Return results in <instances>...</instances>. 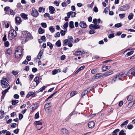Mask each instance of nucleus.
I'll use <instances>...</instances> for the list:
<instances>
[{"label":"nucleus","mask_w":135,"mask_h":135,"mask_svg":"<svg viewBox=\"0 0 135 135\" xmlns=\"http://www.w3.org/2000/svg\"><path fill=\"white\" fill-rule=\"evenodd\" d=\"M17 33L16 31L14 29L10 30L8 33V37L10 40H12L16 36Z\"/></svg>","instance_id":"f257e3e1"},{"label":"nucleus","mask_w":135,"mask_h":135,"mask_svg":"<svg viewBox=\"0 0 135 135\" xmlns=\"http://www.w3.org/2000/svg\"><path fill=\"white\" fill-rule=\"evenodd\" d=\"M23 50L21 49V48L20 47H18L16 50L15 53V57L17 58H20L22 54Z\"/></svg>","instance_id":"f03ea898"},{"label":"nucleus","mask_w":135,"mask_h":135,"mask_svg":"<svg viewBox=\"0 0 135 135\" xmlns=\"http://www.w3.org/2000/svg\"><path fill=\"white\" fill-rule=\"evenodd\" d=\"M39 15V13L37 10L34 7L32 8L31 13V15L33 17L36 18Z\"/></svg>","instance_id":"7ed1b4c3"},{"label":"nucleus","mask_w":135,"mask_h":135,"mask_svg":"<svg viewBox=\"0 0 135 135\" xmlns=\"http://www.w3.org/2000/svg\"><path fill=\"white\" fill-rule=\"evenodd\" d=\"M130 7L127 5H125L120 7L118 9L119 11H125L129 9Z\"/></svg>","instance_id":"20e7f679"},{"label":"nucleus","mask_w":135,"mask_h":135,"mask_svg":"<svg viewBox=\"0 0 135 135\" xmlns=\"http://www.w3.org/2000/svg\"><path fill=\"white\" fill-rule=\"evenodd\" d=\"M1 83L2 88H8V86H9L7 82L4 81H1Z\"/></svg>","instance_id":"39448f33"},{"label":"nucleus","mask_w":135,"mask_h":135,"mask_svg":"<svg viewBox=\"0 0 135 135\" xmlns=\"http://www.w3.org/2000/svg\"><path fill=\"white\" fill-rule=\"evenodd\" d=\"M89 28L91 29L93 28L94 29H97L100 28V26L97 24H90L89 25Z\"/></svg>","instance_id":"423d86ee"},{"label":"nucleus","mask_w":135,"mask_h":135,"mask_svg":"<svg viewBox=\"0 0 135 135\" xmlns=\"http://www.w3.org/2000/svg\"><path fill=\"white\" fill-rule=\"evenodd\" d=\"M91 90V89L90 88H88L84 90L81 94V96L83 97L85 94L89 92Z\"/></svg>","instance_id":"0eeeda50"},{"label":"nucleus","mask_w":135,"mask_h":135,"mask_svg":"<svg viewBox=\"0 0 135 135\" xmlns=\"http://www.w3.org/2000/svg\"><path fill=\"white\" fill-rule=\"evenodd\" d=\"M115 76H116L117 79H121L122 77L125 76V74L124 73H120L117 74Z\"/></svg>","instance_id":"6e6552de"},{"label":"nucleus","mask_w":135,"mask_h":135,"mask_svg":"<svg viewBox=\"0 0 135 135\" xmlns=\"http://www.w3.org/2000/svg\"><path fill=\"white\" fill-rule=\"evenodd\" d=\"M25 35L26 36V38L27 40L32 39L33 38V37L32 36L31 34L28 32H27Z\"/></svg>","instance_id":"1a4fd4ad"},{"label":"nucleus","mask_w":135,"mask_h":135,"mask_svg":"<svg viewBox=\"0 0 135 135\" xmlns=\"http://www.w3.org/2000/svg\"><path fill=\"white\" fill-rule=\"evenodd\" d=\"M85 52L84 51H81L78 50L75 52L74 55L76 56H78L83 54Z\"/></svg>","instance_id":"9d476101"},{"label":"nucleus","mask_w":135,"mask_h":135,"mask_svg":"<svg viewBox=\"0 0 135 135\" xmlns=\"http://www.w3.org/2000/svg\"><path fill=\"white\" fill-rule=\"evenodd\" d=\"M104 76V74L99 73L96 74L94 76V79H97L102 77Z\"/></svg>","instance_id":"9b49d317"},{"label":"nucleus","mask_w":135,"mask_h":135,"mask_svg":"<svg viewBox=\"0 0 135 135\" xmlns=\"http://www.w3.org/2000/svg\"><path fill=\"white\" fill-rule=\"evenodd\" d=\"M51 103H48L46 104L44 106V109L46 111H47L49 110L51 106L50 105V104Z\"/></svg>","instance_id":"f8f14e48"},{"label":"nucleus","mask_w":135,"mask_h":135,"mask_svg":"<svg viewBox=\"0 0 135 135\" xmlns=\"http://www.w3.org/2000/svg\"><path fill=\"white\" fill-rule=\"evenodd\" d=\"M128 73L129 74L133 75L134 76H135V69L134 68H133L131 69L128 71Z\"/></svg>","instance_id":"ddd939ff"},{"label":"nucleus","mask_w":135,"mask_h":135,"mask_svg":"<svg viewBox=\"0 0 135 135\" xmlns=\"http://www.w3.org/2000/svg\"><path fill=\"white\" fill-rule=\"evenodd\" d=\"M15 20L16 23L18 25H19L22 21L21 18L18 17L15 18Z\"/></svg>","instance_id":"4468645a"},{"label":"nucleus","mask_w":135,"mask_h":135,"mask_svg":"<svg viewBox=\"0 0 135 135\" xmlns=\"http://www.w3.org/2000/svg\"><path fill=\"white\" fill-rule=\"evenodd\" d=\"M62 134L65 135H68L69 133L68 130L65 128L62 129Z\"/></svg>","instance_id":"2eb2a0df"},{"label":"nucleus","mask_w":135,"mask_h":135,"mask_svg":"<svg viewBox=\"0 0 135 135\" xmlns=\"http://www.w3.org/2000/svg\"><path fill=\"white\" fill-rule=\"evenodd\" d=\"M79 26L83 28H86L87 27L86 23L83 21L80 22Z\"/></svg>","instance_id":"dca6fc26"},{"label":"nucleus","mask_w":135,"mask_h":135,"mask_svg":"<svg viewBox=\"0 0 135 135\" xmlns=\"http://www.w3.org/2000/svg\"><path fill=\"white\" fill-rule=\"evenodd\" d=\"M49 12L50 14H53L54 13V11H55V9L53 6H49Z\"/></svg>","instance_id":"f3484780"},{"label":"nucleus","mask_w":135,"mask_h":135,"mask_svg":"<svg viewBox=\"0 0 135 135\" xmlns=\"http://www.w3.org/2000/svg\"><path fill=\"white\" fill-rule=\"evenodd\" d=\"M95 125V123L93 121H91L88 123V127L91 128H93Z\"/></svg>","instance_id":"a211bd4d"},{"label":"nucleus","mask_w":135,"mask_h":135,"mask_svg":"<svg viewBox=\"0 0 135 135\" xmlns=\"http://www.w3.org/2000/svg\"><path fill=\"white\" fill-rule=\"evenodd\" d=\"M113 73V71L112 70H109L106 71L104 74V76H108L110 75Z\"/></svg>","instance_id":"6ab92c4d"},{"label":"nucleus","mask_w":135,"mask_h":135,"mask_svg":"<svg viewBox=\"0 0 135 135\" xmlns=\"http://www.w3.org/2000/svg\"><path fill=\"white\" fill-rule=\"evenodd\" d=\"M34 81L36 83V86H34V87H35L37 86L39 83V77L38 76L36 77L34 79Z\"/></svg>","instance_id":"aec40b11"},{"label":"nucleus","mask_w":135,"mask_h":135,"mask_svg":"<svg viewBox=\"0 0 135 135\" xmlns=\"http://www.w3.org/2000/svg\"><path fill=\"white\" fill-rule=\"evenodd\" d=\"M61 71V70L60 69H55L53 70L52 71V74L54 75L56 74L58 72H60Z\"/></svg>","instance_id":"412c9836"},{"label":"nucleus","mask_w":135,"mask_h":135,"mask_svg":"<svg viewBox=\"0 0 135 135\" xmlns=\"http://www.w3.org/2000/svg\"><path fill=\"white\" fill-rule=\"evenodd\" d=\"M20 16L22 18L25 19H27V15L24 13H21L20 14Z\"/></svg>","instance_id":"4be33fe9"},{"label":"nucleus","mask_w":135,"mask_h":135,"mask_svg":"<svg viewBox=\"0 0 135 135\" xmlns=\"http://www.w3.org/2000/svg\"><path fill=\"white\" fill-rule=\"evenodd\" d=\"M43 52V50H42L40 51L37 56V58L38 59H41V56L42 55V53Z\"/></svg>","instance_id":"5701e85b"},{"label":"nucleus","mask_w":135,"mask_h":135,"mask_svg":"<svg viewBox=\"0 0 135 135\" xmlns=\"http://www.w3.org/2000/svg\"><path fill=\"white\" fill-rule=\"evenodd\" d=\"M119 129H115L112 133V135H117V133L119 132Z\"/></svg>","instance_id":"b1692460"},{"label":"nucleus","mask_w":135,"mask_h":135,"mask_svg":"<svg viewBox=\"0 0 135 135\" xmlns=\"http://www.w3.org/2000/svg\"><path fill=\"white\" fill-rule=\"evenodd\" d=\"M45 31L41 28H39L38 30V32L40 34H42Z\"/></svg>","instance_id":"393cba45"},{"label":"nucleus","mask_w":135,"mask_h":135,"mask_svg":"<svg viewBox=\"0 0 135 135\" xmlns=\"http://www.w3.org/2000/svg\"><path fill=\"white\" fill-rule=\"evenodd\" d=\"M69 27L71 28H74V22L73 21H71L69 23Z\"/></svg>","instance_id":"a878e982"},{"label":"nucleus","mask_w":135,"mask_h":135,"mask_svg":"<svg viewBox=\"0 0 135 135\" xmlns=\"http://www.w3.org/2000/svg\"><path fill=\"white\" fill-rule=\"evenodd\" d=\"M133 14L131 13H129L128 16V18L129 20H131L133 18Z\"/></svg>","instance_id":"bb28decb"},{"label":"nucleus","mask_w":135,"mask_h":135,"mask_svg":"<svg viewBox=\"0 0 135 135\" xmlns=\"http://www.w3.org/2000/svg\"><path fill=\"white\" fill-rule=\"evenodd\" d=\"M10 88V86H9L7 89H5L2 92V94L5 95L6 94L8 91V90Z\"/></svg>","instance_id":"cd10ccee"},{"label":"nucleus","mask_w":135,"mask_h":135,"mask_svg":"<svg viewBox=\"0 0 135 135\" xmlns=\"http://www.w3.org/2000/svg\"><path fill=\"white\" fill-rule=\"evenodd\" d=\"M11 102L12 104L13 105H16V104L18 103V100H12Z\"/></svg>","instance_id":"c85d7f7f"},{"label":"nucleus","mask_w":135,"mask_h":135,"mask_svg":"<svg viewBox=\"0 0 135 135\" xmlns=\"http://www.w3.org/2000/svg\"><path fill=\"white\" fill-rule=\"evenodd\" d=\"M37 105L36 104H34L31 105V107H32V110H34L37 108Z\"/></svg>","instance_id":"c756f323"},{"label":"nucleus","mask_w":135,"mask_h":135,"mask_svg":"<svg viewBox=\"0 0 135 135\" xmlns=\"http://www.w3.org/2000/svg\"><path fill=\"white\" fill-rule=\"evenodd\" d=\"M68 40L69 41V42L70 43H72L73 42V38L71 36H69L68 37Z\"/></svg>","instance_id":"7c9ffc66"},{"label":"nucleus","mask_w":135,"mask_h":135,"mask_svg":"<svg viewBox=\"0 0 135 135\" xmlns=\"http://www.w3.org/2000/svg\"><path fill=\"white\" fill-rule=\"evenodd\" d=\"M129 121L128 120H126L123 122L122 124L120 125V126L122 127H123L124 125L127 124L128 123Z\"/></svg>","instance_id":"2f4dec72"},{"label":"nucleus","mask_w":135,"mask_h":135,"mask_svg":"<svg viewBox=\"0 0 135 135\" xmlns=\"http://www.w3.org/2000/svg\"><path fill=\"white\" fill-rule=\"evenodd\" d=\"M45 11V9L44 8H43L42 7H40L39 8L38 10V12L40 13L42 12H44Z\"/></svg>","instance_id":"473e14b6"},{"label":"nucleus","mask_w":135,"mask_h":135,"mask_svg":"<svg viewBox=\"0 0 135 135\" xmlns=\"http://www.w3.org/2000/svg\"><path fill=\"white\" fill-rule=\"evenodd\" d=\"M55 44L58 47H60L61 46V42L60 40L57 41L56 43Z\"/></svg>","instance_id":"72a5a7b5"},{"label":"nucleus","mask_w":135,"mask_h":135,"mask_svg":"<svg viewBox=\"0 0 135 135\" xmlns=\"http://www.w3.org/2000/svg\"><path fill=\"white\" fill-rule=\"evenodd\" d=\"M134 51H131L130 52H128L125 55L126 57H128L133 54Z\"/></svg>","instance_id":"f704fd0d"},{"label":"nucleus","mask_w":135,"mask_h":135,"mask_svg":"<svg viewBox=\"0 0 135 135\" xmlns=\"http://www.w3.org/2000/svg\"><path fill=\"white\" fill-rule=\"evenodd\" d=\"M47 87L46 86H43L42 87L40 88L38 90V92H42Z\"/></svg>","instance_id":"c9c22d12"},{"label":"nucleus","mask_w":135,"mask_h":135,"mask_svg":"<svg viewBox=\"0 0 135 135\" xmlns=\"http://www.w3.org/2000/svg\"><path fill=\"white\" fill-rule=\"evenodd\" d=\"M34 124L36 126L37 125H42V123L40 121H36L34 122Z\"/></svg>","instance_id":"e433bc0d"},{"label":"nucleus","mask_w":135,"mask_h":135,"mask_svg":"<svg viewBox=\"0 0 135 135\" xmlns=\"http://www.w3.org/2000/svg\"><path fill=\"white\" fill-rule=\"evenodd\" d=\"M49 30L52 33L54 32L55 30V28L52 26L49 27Z\"/></svg>","instance_id":"4c0bfd02"},{"label":"nucleus","mask_w":135,"mask_h":135,"mask_svg":"<svg viewBox=\"0 0 135 135\" xmlns=\"http://www.w3.org/2000/svg\"><path fill=\"white\" fill-rule=\"evenodd\" d=\"M108 67H110L109 66H104L102 67V70L104 71H106L108 69Z\"/></svg>","instance_id":"58836bf2"},{"label":"nucleus","mask_w":135,"mask_h":135,"mask_svg":"<svg viewBox=\"0 0 135 135\" xmlns=\"http://www.w3.org/2000/svg\"><path fill=\"white\" fill-rule=\"evenodd\" d=\"M67 30V29H66V30H65V31L61 30L60 31V33L61 35L62 36L65 35V32Z\"/></svg>","instance_id":"ea45409f"},{"label":"nucleus","mask_w":135,"mask_h":135,"mask_svg":"<svg viewBox=\"0 0 135 135\" xmlns=\"http://www.w3.org/2000/svg\"><path fill=\"white\" fill-rule=\"evenodd\" d=\"M47 45L49 46L51 49L53 48V45L50 42H48L47 43Z\"/></svg>","instance_id":"a19ab883"},{"label":"nucleus","mask_w":135,"mask_h":135,"mask_svg":"<svg viewBox=\"0 0 135 135\" xmlns=\"http://www.w3.org/2000/svg\"><path fill=\"white\" fill-rule=\"evenodd\" d=\"M122 26V24L121 23H119L115 24L114 26L115 27L119 28L121 27Z\"/></svg>","instance_id":"79ce46f5"},{"label":"nucleus","mask_w":135,"mask_h":135,"mask_svg":"<svg viewBox=\"0 0 135 135\" xmlns=\"http://www.w3.org/2000/svg\"><path fill=\"white\" fill-rule=\"evenodd\" d=\"M117 79V77L115 76L113 78L111 81V83L112 84H113V83H114L115 82V81L116 80V79Z\"/></svg>","instance_id":"37998d69"},{"label":"nucleus","mask_w":135,"mask_h":135,"mask_svg":"<svg viewBox=\"0 0 135 135\" xmlns=\"http://www.w3.org/2000/svg\"><path fill=\"white\" fill-rule=\"evenodd\" d=\"M68 22H66L64 24L63 27L65 29V30H66V29H67V28L68 26Z\"/></svg>","instance_id":"c03bdc74"},{"label":"nucleus","mask_w":135,"mask_h":135,"mask_svg":"<svg viewBox=\"0 0 135 135\" xmlns=\"http://www.w3.org/2000/svg\"><path fill=\"white\" fill-rule=\"evenodd\" d=\"M7 52L8 54L9 55H11L12 54V51L10 49H8L7 50Z\"/></svg>","instance_id":"a18cd8bd"},{"label":"nucleus","mask_w":135,"mask_h":135,"mask_svg":"<svg viewBox=\"0 0 135 135\" xmlns=\"http://www.w3.org/2000/svg\"><path fill=\"white\" fill-rule=\"evenodd\" d=\"M119 135H126V134L124 133V131L122 130L119 132Z\"/></svg>","instance_id":"49530a36"},{"label":"nucleus","mask_w":135,"mask_h":135,"mask_svg":"<svg viewBox=\"0 0 135 135\" xmlns=\"http://www.w3.org/2000/svg\"><path fill=\"white\" fill-rule=\"evenodd\" d=\"M41 25L42 27L45 28L47 27V25L46 23H42Z\"/></svg>","instance_id":"de8ad7c7"},{"label":"nucleus","mask_w":135,"mask_h":135,"mask_svg":"<svg viewBox=\"0 0 135 135\" xmlns=\"http://www.w3.org/2000/svg\"><path fill=\"white\" fill-rule=\"evenodd\" d=\"M4 45L6 47H7L9 45V43L8 41H5L4 43Z\"/></svg>","instance_id":"09e8293b"},{"label":"nucleus","mask_w":135,"mask_h":135,"mask_svg":"<svg viewBox=\"0 0 135 135\" xmlns=\"http://www.w3.org/2000/svg\"><path fill=\"white\" fill-rule=\"evenodd\" d=\"M119 16L120 18L123 19L125 17V14H120L119 15Z\"/></svg>","instance_id":"8fccbe9b"},{"label":"nucleus","mask_w":135,"mask_h":135,"mask_svg":"<svg viewBox=\"0 0 135 135\" xmlns=\"http://www.w3.org/2000/svg\"><path fill=\"white\" fill-rule=\"evenodd\" d=\"M133 99V97L131 95H129L127 98V99L128 101H131Z\"/></svg>","instance_id":"3c124183"},{"label":"nucleus","mask_w":135,"mask_h":135,"mask_svg":"<svg viewBox=\"0 0 135 135\" xmlns=\"http://www.w3.org/2000/svg\"><path fill=\"white\" fill-rule=\"evenodd\" d=\"M76 92L75 91H72L70 93V95L71 97H72L76 94Z\"/></svg>","instance_id":"603ef678"},{"label":"nucleus","mask_w":135,"mask_h":135,"mask_svg":"<svg viewBox=\"0 0 135 135\" xmlns=\"http://www.w3.org/2000/svg\"><path fill=\"white\" fill-rule=\"evenodd\" d=\"M114 37V33H111L108 35V38H111Z\"/></svg>","instance_id":"864d4df0"},{"label":"nucleus","mask_w":135,"mask_h":135,"mask_svg":"<svg viewBox=\"0 0 135 135\" xmlns=\"http://www.w3.org/2000/svg\"><path fill=\"white\" fill-rule=\"evenodd\" d=\"M71 15L72 17H74L76 15V13L75 12L71 11Z\"/></svg>","instance_id":"5fc2aeb1"},{"label":"nucleus","mask_w":135,"mask_h":135,"mask_svg":"<svg viewBox=\"0 0 135 135\" xmlns=\"http://www.w3.org/2000/svg\"><path fill=\"white\" fill-rule=\"evenodd\" d=\"M12 73L15 76L16 75L18 74V73L14 70L12 71Z\"/></svg>","instance_id":"6e6d98bb"},{"label":"nucleus","mask_w":135,"mask_h":135,"mask_svg":"<svg viewBox=\"0 0 135 135\" xmlns=\"http://www.w3.org/2000/svg\"><path fill=\"white\" fill-rule=\"evenodd\" d=\"M39 117V113L38 112H37L35 114V119H37Z\"/></svg>","instance_id":"4d7b16f0"},{"label":"nucleus","mask_w":135,"mask_h":135,"mask_svg":"<svg viewBox=\"0 0 135 135\" xmlns=\"http://www.w3.org/2000/svg\"><path fill=\"white\" fill-rule=\"evenodd\" d=\"M6 37L7 36L6 34H4V37L2 38V40L3 41L5 42L7 40V39L6 38Z\"/></svg>","instance_id":"13d9d810"},{"label":"nucleus","mask_w":135,"mask_h":135,"mask_svg":"<svg viewBox=\"0 0 135 135\" xmlns=\"http://www.w3.org/2000/svg\"><path fill=\"white\" fill-rule=\"evenodd\" d=\"M16 84H20L21 86L22 85V84L20 81L19 79V78H18L16 80Z\"/></svg>","instance_id":"bf43d9fd"},{"label":"nucleus","mask_w":135,"mask_h":135,"mask_svg":"<svg viewBox=\"0 0 135 135\" xmlns=\"http://www.w3.org/2000/svg\"><path fill=\"white\" fill-rule=\"evenodd\" d=\"M60 36V34L59 32H58L56 33V34H55L54 35V36L55 37H59Z\"/></svg>","instance_id":"052dcab7"},{"label":"nucleus","mask_w":135,"mask_h":135,"mask_svg":"<svg viewBox=\"0 0 135 135\" xmlns=\"http://www.w3.org/2000/svg\"><path fill=\"white\" fill-rule=\"evenodd\" d=\"M29 93L30 95L31 96H32V97H34L36 94V93H33L32 92H29Z\"/></svg>","instance_id":"680f3d73"},{"label":"nucleus","mask_w":135,"mask_h":135,"mask_svg":"<svg viewBox=\"0 0 135 135\" xmlns=\"http://www.w3.org/2000/svg\"><path fill=\"white\" fill-rule=\"evenodd\" d=\"M8 78H5L4 77L2 78V80H1V81H7L8 82Z\"/></svg>","instance_id":"e2e57ef3"},{"label":"nucleus","mask_w":135,"mask_h":135,"mask_svg":"<svg viewBox=\"0 0 135 135\" xmlns=\"http://www.w3.org/2000/svg\"><path fill=\"white\" fill-rule=\"evenodd\" d=\"M96 32L94 30H90L89 31V34H92L95 33Z\"/></svg>","instance_id":"0e129e2a"},{"label":"nucleus","mask_w":135,"mask_h":135,"mask_svg":"<svg viewBox=\"0 0 135 135\" xmlns=\"http://www.w3.org/2000/svg\"><path fill=\"white\" fill-rule=\"evenodd\" d=\"M133 127V126L132 125L130 124L128 125L127 126V128L129 129H131Z\"/></svg>","instance_id":"69168bd1"},{"label":"nucleus","mask_w":135,"mask_h":135,"mask_svg":"<svg viewBox=\"0 0 135 135\" xmlns=\"http://www.w3.org/2000/svg\"><path fill=\"white\" fill-rule=\"evenodd\" d=\"M41 40H42L43 41H46V37L44 36H42L40 39Z\"/></svg>","instance_id":"338daca9"},{"label":"nucleus","mask_w":135,"mask_h":135,"mask_svg":"<svg viewBox=\"0 0 135 135\" xmlns=\"http://www.w3.org/2000/svg\"><path fill=\"white\" fill-rule=\"evenodd\" d=\"M69 42V40L68 39H65L64 40V45H68L67 43L68 42Z\"/></svg>","instance_id":"774afa93"}]
</instances>
